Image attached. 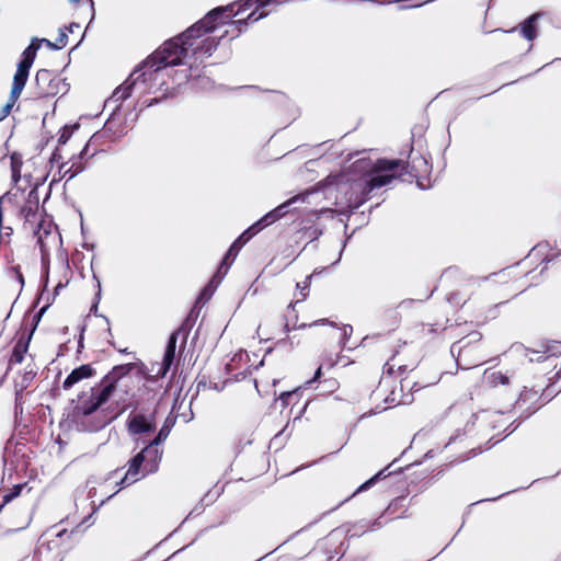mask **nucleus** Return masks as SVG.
Segmentation results:
<instances>
[{
  "mask_svg": "<svg viewBox=\"0 0 561 561\" xmlns=\"http://www.w3.org/2000/svg\"><path fill=\"white\" fill-rule=\"evenodd\" d=\"M198 26L188 27L183 33L165 41L158 49L149 55L134 72L119 85L117 87L112 96L111 102L115 103L116 107H119L122 103L131 95V91L135 85L141 83L145 84L149 93L156 94L154 98L145 100L147 106L157 104L161 100L175 94L176 87L188 80L185 70V75L178 81L172 80V84H169V67L176 66L181 61V57L187 46L191 45L186 38L193 36L198 32Z\"/></svg>",
  "mask_w": 561,
  "mask_h": 561,
  "instance_id": "obj_1",
  "label": "nucleus"
},
{
  "mask_svg": "<svg viewBox=\"0 0 561 561\" xmlns=\"http://www.w3.org/2000/svg\"><path fill=\"white\" fill-rule=\"evenodd\" d=\"M355 171H364V175L350 184L348 207L356 209L366 203L371 194L390 184L394 179H402L409 175L415 179L420 186L427 180L432 165L425 157L411 150L408 161L400 159L379 158L375 162L369 159H360L354 162Z\"/></svg>",
  "mask_w": 561,
  "mask_h": 561,
  "instance_id": "obj_2",
  "label": "nucleus"
},
{
  "mask_svg": "<svg viewBox=\"0 0 561 561\" xmlns=\"http://www.w3.org/2000/svg\"><path fill=\"white\" fill-rule=\"evenodd\" d=\"M134 369H137L139 375H144L147 379L150 377L146 371V365L139 360L136 363H128L114 366L101 380V389L91 388L90 394L81 392L78 396V402L71 410V417L78 422L82 419L93 414L98 409L106 403L116 389L117 382Z\"/></svg>",
  "mask_w": 561,
  "mask_h": 561,
  "instance_id": "obj_3",
  "label": "nucleus"
},
{
  "mask_svg": "<svg viewBox=\"0 0 561 561\" xmlns=\"http://www.w3.org/2000/svg\"><path fill=\"white\" fill-rule=\"evenodd\" d=\"M248 9H243V1L240 3H231L226 7H217L210 10L203 19L194 23L191 27L198 26V32L193 34L192 37L186 38L190 46L185 48L183 56L181 57V61L178 64H182L183 59L187 56L188 51L192 50L193 55L197 58L209 57L219 45V39L216 37H206L202 39L199 43L197 42L199 38L205 36L206 34L213 32L218 25L225 24L231 18L239 15L241 12L247 11ZM183 45V47H185Z\"/></svg>",
  "mask_w": 561,
  "mask_h": 561,
  "instance_id": "obj_4",
  "label": "nucleus"
},
{
  "mask_svg": "<svg viewBox=\"0 0 561 561\" xmlns=\"http://www.w3.org/2000/svg\"><path fill=\"white\" fill-rule=\"evenodd\" d=\"M450 353L462 369H470L484 364L490 355L481 332L471 330L454 342Z\"/></svg>",
  "mask_w": 561,
  "mask_h": 561,
  "instance_id": "obj_5",
  "label": "nucleus"
},
{
  "mask_svg": "<svg viewBox=\"0 0 561 561\" xmlns=\"http://www.w3.org/2000/svg\"><path fill=\"white\" fill-rule=\"evenodd\" d=\"M41 42L42 41L36 38L33 39L22 53V58L18 64L16 71L13 77L9 100L0 111V121L4 119L11 113L16 101L20 99L22 91L27 82L30 69L36 58L37 50L41 47Z\"/></svg>",
  "mask_w": 561,
  "mask_h": 561,
  "instance_id": "obj_6",
  "label": "nucleus"
},
{
  "mask_svg": "<svg viewBox=\"0 0 561 561\" xmlns=\"http://www.w3.org/2000/svg\"><path fill=\"white\" fill-rule=\"evenodd\" d=\"M486 289L479 286L471 291L468 299L461 305V312L466 316L465 324L482 325L489 320L496 318V306L494 301L486 298Z\"/></svg>",
  "mask_w": 561,
  "mask_h": 561,
  "instance_id": "obj_7",
  "label": "nucleus"
},
{
  "mask_svg": "<svg viewBox=\"0 0 561 561\" xmlns=\"http://www.w3.org/2000/svg\"><path fill=\"white\" fill-rule=\"evenodd\" d=\"M161 458L151 448L144 447L127 462V471L118 484L126 488L159 470Z\"/></svg>",
  "mask_w": 561,
  "mask_h": 561,
  "instance_id": "obj_8",
  "label": "nucleus"
},
{
  "mask_svg": "<svg viewBox=\"0 0 561 561\" xmlns=\"http://www.w3.org/2000/svg\"><path fill=\"white\" fill-rule=\"evenodd\" d=\"M391 354L383 365V374L389 377L401 376L405 373H412L419 362V354L411 343L398 341L392 345Z\"/></svg>",
  "mask_w": 561,
  "mask_h": 561,
  "instance_id": "obj_9",
  "label": "nucleus"
},
{
  "mask_svg": "<svg viewBox=\"0 0 561 561\" xmlns=\"http://www.w3.org/2000/svg\"><path fill=\"white\" fill-rule=\"evenodd\" d=\"M285 1L286 0H243V9H252L251 13H249L247 19L232 21L230 23L231 30H226L220 38L228 34L232 35L231 38L239 36L249 22H256L268 14V12L264 10L266 7L280 4Z\"/></svg>",
  "mask_w": 561,
  "mask_h": 561,
  "instance_id": "obj_10",
  "label": "nucleus"
},
{
  "mask_svg": "<svg viewBox=\"0 0 561 561\" xmlns=\"http://www.w3.org/2000/svg\"><path fill=\"white\" fill-rule=\"evenodd\" d=\"M442 377L438 368L422 365L401 379V388H408L410 392H417L424 388L436 385Z\"/></svg>",
  "mask_w": 561,
  "mask_h": 561,
  "instance_id": "obj_11",
  "label": "nucleus"
},
{
  "mask_svg": "<svg viewBox=\"0 0 561 561\" xmlns=\"http://www.w3.org/2000/svg\"><path fill=\"white\" fill-rule=\"evenodd\" d=\"M156 414L157 409L147 414L142 412L130 413L126 422L128 434L146 442L157 430Z\"/></svg>",
  "mask_w": 561,
  "mask_h": 561,
  "instance_id": "obj_12",
  "label": "nucleus"
},
{
  "mask_svg": "<svg viewBox=\"0 0 561 561\" xmlns=\"http://www.w3.org/2000/svg\"><path fill=\"white\" fill-rule=\"evenodd\" d=\"M65 88L64 80L48 69H39L35 76L36 99H47L57 95Z\"/></svg>",
  "mask_w": 561,
  "mask_h": 561,
  "instance_id": "obj_13",
  "label": "nucleus"
},
{
  "mask_svg": "<svg viewBox=\"0 0 561 561\" xmlns=\"http://www.w3.org/2000/svg\"><path fill=\"white\" fill-rule=\"evenodd\" d=\"M105 126H107V124ZM106 131L107 128L104 127L89 139L84 148L81 150L79 158L73 160L70 165L68 164V168L65 170L61 178H67V181H69L84 170V163L82 162V159H89L95 156V153L99 151L98 145L100 140L105 136Z\"/></svg>",
  "mask_w": 561,
  "mask_h": 561,
  "instance_id": "obj_14",
  "label": "nucleus"
},
{
  "mask_svg": "<svg viewBox=\"0 0 561 561\" xmlns=\"http://www.w3.org/2000/svg\"><path fill=\"white\" fill-rule=\"evenodd\" d=\"M259 228L253 224L251 227H249L245 231H243L230 245L228 252L224 256L220 266L217 270V273L215 275H225L233 261L236 260L237 255L239 254L242 247L250 241L252 237H254L259 232Z\"/></svg>",
  "mask_w": 561,
  "mask_h": 561,
  "instance_id": "obj_15",
  "label": "nucleus"
},
{
  "mask_svg": "<svg viewBox=\"0 0 561 561\" xmlns=\"http://www.w3.org/2000/svg\"><path fill=\"white\" fill-rule=\"evenodd\" d=\"M280 399L286 405H291L289 413L294 416V422L301 419L309 409H316L318 405V401L314 400H305L300 405L299 391L284 392Z\"/></svg>",
  "mask_w": 561,
  "mask_h": 561,
  "instance_id": "obj_16",
  "label": "nucleus"
},
{
  "mask_svg": "<svg viewBox=\"0 0 561 561\" xmlns=\"http://www.w3.org/2000/svg\"><path fill=\"white\" fill-rule=\"evenodd\" d=\"M312 327H325L328 330V336L331 341H336L339 344L342 343L346 332L344 328H340L336 322L330 321L329 319L314 320L311 323L299 322L298 319L293 324V329L300 330Z\"/></svg>",
  "mask_w": 561,
  "mask_h": 561,
  "instance_id": "obj_17",
  "label": "nucleus"
},
{
  "mask_svg": "<svg viewBox=\"0 0 561 561\" xmlns=\"http://www.w3.org/2000/svg\"><path fill=\"white\" fill-rule=\"evenodd\" d=\"M179 333H180V331L178 330V331L172 332V334L169 336L164 356H163V360H162V364L160 365L157 374L154 376H152L149 374L148 369L146 368V371L150 378L147 379L144 375H141L147 381H154L159 377H164L165 374L169 371V369L172 366L174 358H175V348H176Z\"/></svg>",
  "mask_w": 561,
  "mask_h": 561,
  "instance_id": "obj_18",
  "label": "nucleus"
},
{
  "mask_svg": "<svg viewBox=\"0 0 561 561\" xmlns=\"http://www.w3.org/2000/svg\"><path fill=\"white\" fill-rule=\"evenodd\" d=\"M514 382H517L516 371L488 369L483 374V383L488 388H508Z\"/></svg>",
  "mask_w": 561,
  "mask_h": 561,
  "instance_id": "obj_19",
  "label": "nucleus"
},
{
  "mask_svg": "<svg viewBox=\"0 0 561 561\" xmlns=\"http://www.w3.org/2000/svg\"><path fill=\"white\" fill-rule=\"evenodd\" d=\"M542 391V387L539 389L524 387L517 400L515 401V407L527 412L537 410V408L540 405Z\"/></svg>",
  "mask_w": 561,
  "mask_h": 561,
  "instance_id": "obj_20",
  "label": "nucleus"
},
{
  "mask_svg": "<svg viewBox=\"0 0 561 561\" xmlns=\"http://www.w3.org/2000/svg\"><path fill=\"white\" fill-rule=\"evenodd\" d=\"M309 382H316V389L320 391L322 394H332L334 393L339 387V380L334 376H325V373L323 371V365L321 364L313 376V379Z\"/></svg>",
  "mask_w": 561,
  "mask_h": 561,
  "instance_id": "obj_21",
  "label": "nucleus"
},
{
  "mask_svg": "<svg viewBox=\"0 0 561 561\" xmlns=\"http://www.w3.org/2000/svg\"><path fill=\"white\" fill-rule=\"evenodd\" d=\"M298 199H300V195L294 196L286 201L285 203L280 204L273 210L268 211L266 215H264L260 220L254 222V225L259 228L261 231L263 228L272 225L273 222L277 221L278 219L283 218L287 213H289V206L294 203H296Z\"/></svg>",
  "mask_w": 561,
  "mask_h": 561,
  "instance_id": "obj_22",
  "label": "nucleus"
},
{
  "mask_svg": "<svg viewBox=\"0 0 561 561\" xmlns=\"http://www.w3.org/2000/svg\"><path fill=\"white\" fill-rule=\"evenodd\" d=\"M96 375V369L91 364H83L75 368L64 380L62 389L70 390L79 382L92 378Z\"/></svg>",
  "mask_w": 561,
  "mask_h": 561,
  "instance_id": "obj_23",
  "label": "nucleus"
},
{
  "mask_svg": "<svg viewBox=\"0 0 561 561\" xmlns=\"http://www.w3.org/2000/svg\"><path fill=\"white\" fill-rule=\"evenodd\" d=\"M404 389L405 388H401V386L399 387V389L392 387L390 392L383 399L386 403V407H383V409L386 410L391 407L411 403L413 400V392L409 391L408 393H404Z\"/></svg>",
  "mask_w": 561,
  "mask_h": 561,
  "instance_id": "obj_24",
  "label": "nucleus"
},
{
  "mask_svg": "<svg viewBox=\"0 0 561 561\" xmlns=\"http://www.w3.org/2000/svg\"><path fill=\"white\" fill-rule=\"evenodd\" d=\"M402 304H400L397 307H389L382 310L380 313V322L388 328L389 330H394L399 327L401 323V313L399 311V308Z\"/></svg>",
  "mask_w": 561,
  "mask_h": 561,
  "instance_id": "obj_25",
  "label": "nucleus"
},
{
  "mask_svg": "<svg viewBox=\"0 0 561 561\" xmlns=\"http://www.w3.org/2000/svg\"><path fill=\"white\" fill-rule=\"evenodd\" d=\"M26 486V483L15 484L12 488L0 489V514L4 511L5 506L16 499L22 490Z\"/></svg>",
  "mask_w": 561,
  "mask_h": 561,
  "instance_id": "obj_26",
  "label": "nucleus"
},
{
  "mask_svg": "<svg viewBox=\"0 0 561 561\" xmlns=\"http://www.w3.org/2000/svg\"><path fill=\"white\" fill-rule=\"evenodd\" d=\"M170 433V430L167 426L160 428V431L154 435L153 438H148L146 448H151L152 453L156 451L157 456L162 459L163 449L160 445L165 440Z\"/></svg>",
  "mask_w": 561,
  "mask_h": 561,
  "instance_id": "obj_27",
  "label": "nucleus"
},
{
  "mask_svg": "<svg viewBox=\"0 0 561 561\" xmlns=\"http://www.w3.org/2000/svg\"><path fill=\"white\" fill-rule=\"evenodd\" d=\"M248 357V353L245 351H240L226 364V371L228 375H232L236 379L245 378L247 376V369L233 373L236 369H238V365L243 362V359Z\"/></svg>",
  "mask_w": 561,
  "mask_h": 561,
  "instance_id": "obj_28",
  "label": "nucleus"
},
{
  "mask_svg": "<svg viewBox=\"0 0 561 561\" xmlns=\"http://www.w3.org/2000/svg\"><path fill=\"white\" fill-rule=\"evenodd\" d=\"M540 18V14H531L520 24V34L529 42L537 37V25L536 22Z\"/></svg>",
  "mask_w": 561,
  "mask_h": 561,
  "instance_id": "obj_29",
  "label": "nucleus"
},
{
  "mask_svg": "<svg viewBox=\"0 0 561 561\" xmlns=\"http://www.w3.org/2000/svg\"><path fill=\"white\" fill-rule=\"evenodd\" d=\"M30 339L31 335L27 339L22 336L16 341L10 357L11 364H21L23 362L24 355L28 350Z\"/></svg>",
  "mask_w": 561,
  "mask_h": 561,
  "instance_id": "obj_30",
  "label": "nucleus"
},
{
  "mask_svg": "<svg viewBox=\"0 0 561 561\" xmlns=\"http://www.w3.org/2000/svg\"><path fill=\"white\" fill-rule=\"evenodd\" d=\"M12 180L18 183L21 179L22 158L19 153L13 152L10 157Z\"/></svg>",
  "mask_w": 561,
  "mask_h": 561,
  "instance_id": "obj_31",
  "label": "nucleus"
},
{
  "mask_svg": "<svg viewBox=\"0 0 561 561\" xmlns=\"http://www.w3.org/2000/svg\"><path fill=\"white\" fill-rule=\"evenodd\" d=\"M47 46L55 48V49H61L68 44V35L64 30H60L58 37L56 38L55 43H51L48 39H42Z\"/></svg>",
  "mask_w": 561,
  "mask_h": 561,
  "instance_id": "obj_32",
  "label": "nucleus"
},
{
  "mask_svg": "<svg viewBox=\"0 0 561 561\" xmlns=\"http://www.w3.org/2000/svg\"><path fill=\"white\" fill-rule=\"evenodd\" d=\"M543 353L547 356H558L561 354V342L549 341L543 345Z\"/></svg>",
  "mask_w": 561,
  "mask_h": 561,
  "instance_id": "obj_33",
  "label": "nucleus"
},
{
  "mask_svg": "<svg viewBox=\"0 0 561 561\" xmlns=\"http://www.w3.org/2000/svg\"><path fill=\"white\" fill-rule=\"evenodd\" d=\"M390 508H391V506H389L381 516L376 518L373 522V524L368 527V529L369 530H376V529H379L382 526H385L390 520V518H388V514H389Z\"/></svg>",
  "mask_w": 561,
  "mask_h": 561,
  "instance_id": "obj_34",
  "label": "nucleus"
},
{
  "mask_svg": "<svg viewBox=\"0 0 561 561\" xmlns=\"http://www.w3.org/2000/svg\"><path fill=\"white\" fill-rule=\"evenodd\" d=\"M72 536H73V533H72V531H68L67 529L59 530V531L56 534V539L50 540V541L48 542V547H50V545H55V546H57V545H58V542H61V541H65V540H69V541H71Z\"/></svg>",
  "mask_w": 561,
  "mask_h": 561,
  "instance_id": "obj_35",
  "label": "nucleus"
},
{
  "mask_svg": "<svg viewBox=\"0 0 561 561\" xmlns=\"http://www.w3.org/2000/svg\"><path fill=\"white\" fill-rule=\"evenodd\" d=\"M390 386L391 385H390L389 377L381 378L377 389L373 392V394L377 396V397H381V396L386 394V392Z\"/></svg>",
  "mask_w": 561,
  "mask_h": 561,
  "instance_id": "obj_36",
  "label": "nucleus"
},
{
  "mask_svg": "<svg viewBox=\"0 0 561 561\" xmlns=\"http://www.w3.org/2000/svg\"><path fill=\"white\" fill-rule=\"evenodd\" d=\"M78 7L84 9L91 16L93 15V0H71Z\"/></svg>",
  "mask_w": 561,
  "mask_h": 561,
  "instance_id": "obj_37",
  "label": "nucleus"
},
{
  "mask_svg": "<svg viewBox=\"0 0 561 561\" xmlns=\"http://www.w3.org/2000/svg\"><path fill=\"white\" fill-rule=\"evenodd\" d=\"M383 474V471H379L377 474H375L373 478H370L369 480H367L365 483H363L362 485H359L357 488V490L353 493V495L362 492V491H365L367 489H369L371 485H374L376 483V481Z\"/></svg>",
  "mask_w": 561,
  "mask_h": 561,
  "instance_id": "obj_38",
  "label": "nucleus"
},
{
  "mask_svg": "<svg viewBox=\"0 0 561 561\" xmlns=\"http://www.w3.org/2000/svg\"><path fill=\"white\" fill-rule=\"evenodd\" d=\"M310 558H313L316 561H336L334 556L323 551H313Z\"/></svg>",
  "mask_w": 561,
  "mask_h": 561,
  "instance_id": "obj_39",
  "label": "nucleus"
},
{
  "mask_svg": "<svg viewBox=\"0 0 561 561\" xmlns=\"http://www.w3.org/2000/svg\"><path fill=\"white\" fill-rule=\"evenodd\" d=\"M213 388V382L210 381V379L203 375L198 378V381H197V390H205V389H211Z\"/></svg>",
  "mask_w": 561,
  "mask_h": 561,
  "instance_id": "obj_40",
  "label": "nucleus"
},
{
  "mask_svg": "<svg viewBox=\"0 0 561 561\" xmlns=\"http://www.w3.org/2000/svg\"><path fill=\"white\" fill-rule=\"evenodd\" d=\"M531 253L526 257V260L519 262L516 267H510L505 271L502 272L501 276L504 278L505 276H515L517 273H515V270L518 268L519 266H522L523 264L526 263L527 260H529L531 257Z\"/></svg>",
  "mask_w": 561,
  "mask_h": 561,
  "instance_id": "obj_41",
  "label": "nucleus"
},
{
  "mask_svg": "<svg viewBox=\"0 0 561 561\" xmlns=\"http://www.w3.org/2000/svg\"><path fill=\"white\" fill-rule=\"evenodd\" d=\"M70 137V131L67 128H64L62 133L58 138L59 144H66Z\"/></svg>",
  "mask_w": 561,
  "mask_h": 561,
  "instance_id": "obj_42",
  "label": "nucleus"
},
{
  "mask_svg": "<svg viewBox=\"0 0 561 561\" xmlns=\"http://www.w3.org/2000/svg\"><path fill=\"white\" fill-rule=\"evenodd\" d=\"M13 270H14V272L16 274V278H18L19 283L23 286L24 285V276H23V274L21 272L20 266H15Z\"/></svg>",
  "mask_w": 561,
  "mask_h": 561,
  "instance_id": "obj_43",
  "label": "nucleus"
},
{
  "mask_svg": "<svg viewBox=\"0 0 561 561\" xmlns=\"http://www.w3.org/2000/svg\"><path fill=\"white\" fill-rule=\"evenodd\" d=\"M68 168V163H61L58 170L60 178L64 175L65 170Z\"/></svg>",
  "mask_w": 561,
  "mask_h": 561,
  "instance_id": "obj_44",
  "label": "nucleus"
},
{
  "mask_svg": "<svg viewBox=\"0 0 561 561\" xmlns=\"http://www.w3.org/2000/svg\"><path fill=\"white\" fill-rule=\"evenodd\" d=\"M283 331L284 333L287 335L288 332L290 331V328H289V323L287 321L284 322V325H283Z\"/></svg>",
  "mask_w": 561,
  "mask_h": 561,
  "instance_id": "obj_45",
  "label": "nucleus"
},
{
  "mask_svg": "<svg viewBox=\"0 0 561 561\" xmlns=\"http://www.w3.org/2000/svg\"><path fill=\"white\" fill-rule=\"evenodd\" d=\"M76 27H77V28H80V25H79L78 23H71V24L69 25V31H70V32H73V31H76Z\"/></svg>",
  "mask_w": 561,
  "mask_h": 561,
  "instance_id": "obj_46",
  "label": "nucleus"
},
{
  "mask_svg": "<svg viewBox=\"0 0 561 561\" xmlns=\"http://www.w3.org/2000/svg\"><path fill=\"white\" fill-rule=\"evenodd\" d=\"M76 27H77V28H80V25H79L78 23H71V24L69 25V31H70V32H73V31H76Z\"/></svg>",
  "mask_w": 561,
  "mask_h": 561,
  "instance_id": "obj_47",
  "label": "nucleus"
},
{
  "mask_svg": "<svg viewBox=\"0 0 561 561\" xmlns=\"http://www.w3.org/2000/svg\"><path fill=\"white\" fill-rule=\"evenodd\" d=\"M60 158V154L57 151H55L51 156V161H58Z\"/></svg>",
  "mask_w": 561,
  "mask_h": 561,
  "instance_id": "obj_48",
  "label": "nucleus"
},
{
  "mask_svg": "<svg viewBox=\"0 0 561 561\" xmlns=\"http://www.w3.org/2000/svg\"><path fill=\"white\" fill-rule=\"evenodd\" d=\"M297 287H298V288H300V289H302V290H306V289L308 288V284H307V282H305V285H304V286H300V284L298 283V284H297Z\"/></svg>",
  "mask_w": 561,
  "mask_h": 561,
  "instance_id": "obj_49",
  "label": "nucleus"
},
{
  "mask_svg": "<svg viewBox=\"0 0 561 561\" xmlns=\"http://www.w3.org/2000/svg\"><path fill=\"white\" fill-rule=\"evenodd\" d=\"M297 287H298V288H300V289H302V290H306V289L308 288V284H307V282H305V285H304V286H300V284L298 283V284H297Z\"/></svg>",
  "mask_w": 561,
  "mask_h": 561,
  "instance_id": "obj_50",
  "label": "nucleus"
},
{
  "mask_svg": "<svg viewBox=\"0 0 561 561\" xmlns=\"http://www.w3.org/2000/svg\"><path fill=\"white\" fill-rule=\"evenodd\" d=\"M297 287H298V288H300V289H302V290H306V289L308 288V284H307V282H305V285H304V286H300V284L298 283V284H297Z\"/></svg>",
  "mask_w": 561,
  "mask_h": 561,
  "instance_id": "obj_51",
  "label": "nucleus"
},
{
  "mask_svg": "<svg viewBox=\"0 0 561 561\" xmlns=\"http://www.w3.org/2000/svg\"><path fill=\"white\" fill-rule=\"evenodd\" d=\"M214 389H215V390H220V389H222V387H218V386H217V383L215 382V383H214Z\"/></svg>",
  "mask_w": 561,
  "mask_h": 561,
  "instance_id": "obj_52",
  "label": "nucleus"
},
{
  "mask_svg": "<svg viewBox=\"0 0 561 561\" xmlns=\"http://www.w3.org/2000/svg\"><path fill=\"white\" fill-rule=\"evenodd\" d=\"M295 305H296V304H294V302H289L288 308H293V309H294V308H295Z\"/></svg>",
  "mask_w": 561,
  "mask_h": 561,
  "instance_id": "obj_53",
  "label": "nucleus"
},
{
  "mask_svg": "<svg viewBox=\"0 0 561 561\" xmlns=\"http://www.w3.org/2000/svg\"><path fill=\"white\" fill-rule=\"evenodd\" d=\"M549 261H550V259L545 257V259L542 260V263H546V264H547Z\"/></svg>",
  "mask_w": 561,
  "mask_h": 561,
  "instance_id": "obj_54",
  "label": "nucleus"
},
{
  "mask_svg": "<svg viewBox=\"0 0 561 561\" xmlns=\"http://www.w3.org/2000/svg\"><path fill=\"white\" fill-rule=\"evenodd\" d=\"M467 331L465 329H460L459 334L466 333Z\"/></svg>",
  "mask_w": 561,
  "mask_h": 561,
  "instance_id": "obj_55",
  "label": "nucleus"
},
{
  "mask_svg": "<svg viewBox=\"0 0 561 561\" xmlns=\"http://www.w3.org/2000/svg\"><path fill=\"white\" fill-rule=\"evenodd\" d=\"M333 367V364H330L329 366V369H328V373L330 371V369Z\"/></svg>",
  "mask_w": 561,
  "mask_h": 561,
  "instance_id": "obj_56",
  "label": "nucleus"
}]
</instances>
